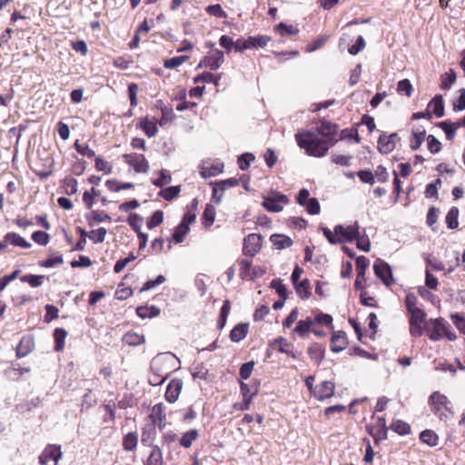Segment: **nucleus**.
<instances>
[{"label":"nucleus","instance_id":"obj_27","mask_svg":"<svg viewBox=\"0 0 465 465\" xmlns=\"http://www.w3.org/2000/svg\"><path fill=\"white\" fill-rule=\"evenodd\" d=\"M199 437V432L196 429L189 430L184 432L179 440V443L182 447L188 449L192 446L193 442Z\"/></svg>","mask_w":465,"mask_h":465},{"label":"nucleus","instance_id":"obj_15","mask_svg":"<svg viewBox=\"0 0 465 465\" xmlns=\"http://www.w3.org/2000/svg\"><path fill=\"white\" fill-rule=\"evenodd\" d=\"M204 60L207 68L214 71L217 70L224 62L223 52L219 49H213L208 55H205Z\"/></svg>","mask_w":465,"mask_h":465},{"label":"nucleus","instance_id":"obj_23","mask_svg":"<svg viewBox=\"0 0 465 465\" xmlns=\"http://www.w3.org/2000/svg\"><path fill=\"white\" fill-rule=\"evenodd\" d=\"M223 164L204 163L201 167L200 173L203 178L213 177L220 174L223 172Z\"/></svg>","mask_w":465,"mask_h":465},{"label":"nucleus","instance_id":"obj_34","mask_svg":"<svg viewBox=\"0 0 465 465\" xmlns=\"http://www.w3.org/2000/svg\"><path fill=\"white\" fill-rule=\"evenodd\" d=\"M67 336V331L63 328H56L54 331V338L55 341L54 350L61 351L64 348V340Z\"/></svg>","mask_w":465,"mask_h":465},{"label":"nucleus","instance_id":"obj_18","mask_svg":"<svg viewBox=\"0 0 465 465\" xmlns=\"http://www.w3.org/2000/svg\"><path fill=\"white\" fill-rule=\"evenodd\" d=\"M432 330L429 334V337L431 341H437L442 339L443 332L445 331V325L443 323V320L440 319H431Z\"/></svg>","mask_w":465,"mask_h":465},{"label":"nucleus","instance_id":"obj_50","mask_svg":"<svg viewBox=\"0 0 465 465\" xmlns=\"http://www.w3.org/2000/svg\"><path fill=\"white\" fill-rule=\"evenodd\" d=\"M163 221V212L161 210L155 211L150 218H148L146 225L149 230L160 225Z\"/></svg>","mask_w":465,"mask_h":465},{"label":"nucleus","instance_id":"obj_43","mask_svg":"<svg viewBox=\"0 0 465 465\" xmlns=\"http://www.w3.org/2000/svg\"><path fill=\"white\" fill-rule=\"evenodd\" d=\"M275 31L278 32L282 36L295 35L299 33V29L297 27L282 22L275 26Z\"/></svg>","mask_w":465,"mask_h":465},{"label":"nucleus","instance_id":"obj_36","mask_svg":"<svg viewBox=\"0 0 465 465\" xmlns=\"http://www.w3.org/2000/svg\"><path fill=\"white\" fill-rule=\"evenodd\" d=\"M297 294L302 299H308L311 296V284L308 279H303L294 285Z\"/></svg>","mask_w":465,"mask_h":465},{"label":"nucleus","instance_id":"obj_9","mask_svg":"<svg viewBox=\"0 0 465 465\" xmlns=\"http://www.w3.org/2000/svg\"><path fill=\"white\" fill-rule=\"evenodd\" d=\"M129 165L133 166L136 173H146L149 170V163L143 154H137L135 153H125L123 155Z\"/></svg>","mask_w":465,"mask_h":465},{"label":"nucleus","instance_id":"obj_7","mask_svg":"<svg viewBox=\"0 0 465 465\" xmlns=\"http://www.w3.org/2000/svg\"><path fill=\"white\" fill-rule=\"evenodd\" d=\"M334 233L338 237V239H341L343 242H352L355 238L359 236L360 230L358 223L356 222L354 224L344 227L341 224H337L334 227Z\"/></svg>","mask_w":465,"mask_h":465},{"label":"nucleus","instance_id":"obj_62","mask_svg":"<svg viewBox=\"0 0 465 465\" xmlns=\"http://www.w3.org/2000/svg\"><path fill=\"white\" fill-rule=\"evenodd\" d=\"M413 88L409 79H402L398 82L397 84V92L400 94H404L408 97H410L412 94Z\"/></svg>","mask_w":465,"mask_h":465},{"label":"nucleus","instance_id":"obj_29","mask_svg":"<svg viewBox=\"0 0 465 465\" xmlns=\"http://www.w3.org/2000/svg\"><path fill=\"white\" fill-rule=\"evenodd\" d=\"M420 440L430 447H435L439 443L438 435L431 430H422L420 433Z\"/></svg>","mask_w":465,"mask_h":465},{"label":"nucleus","instance_id":"obj_35","mask_svg":"<svg viewBox=\"0 0 465 465\" xmlns=\"http://www.w3.org/2000/svg\"><path fill=\"white\" fill-rule=\"evenodd\" d=\"M429 106H432V112L437 117L440 118L444 115V103L440 94L435 95Z\"/></svg>","mask_w":465,"mask_h":465},{"label":"nucleus","instance_id":"obj_42","mask_svg":"<svg viewBox=\"0 0 465 465\" xmlns=\"http://www.w3.org/2000/svg\"><path fill=\"white\" fill-rule=\"evenodd\" d=\"M181 192V188L179 185L177 186H169L165 189H163L159 192L158 195L163 197L166 201H172L178 196Z\"/></svg>","mask_w":465,"mask_h":465},{"label":"nucleus","instance_id":"obj_11","mask_svg":"<svg viewBox=\"0 0 465 465\" xmlns=\"http://www.w3.org/2000/svg\"><path fill=\"white\" fill-rule=\"evenodd\" d=\"M334 383L329 381H324L316 385L313 390V397L318 401H324L333 396Z\"/></svg>","mask_w":465,"mask_h":465},{"label":"nucleus","instance_id":"obj_4","mask_svg":"<svg viewBox=\"0 0 465 465\" xmlns=\"http://www.w3.org/2000/svg\"><path fill=\"white\" fill-rule=\"evenodd\" d=\"M62 456L63 453L60 445L49 444L39 455L38 460L41 465H49L51 461H54V465H57Z\"/></svg>","mask_w":465,"mask_h":465},{"label":"nucleus","instance_id":"obj_25","mask_svg":"<svg viewBox=\"0 0 465 465\" xmlns=\"http://www.w3.org/2000/svg\"><path fill=\"white\" fill-rule=\"evenodd\" d=\"M312 325L313 320L311 317H307L305 320L298 321L297 325L293 329V331L303 338L312 331Z\"/></svg>","mask_w":465,"mask_h":465},{"label":"nucleus","instance_id":"obj_53","mask_svg":"<svg viewBox=\"0 0 465 465\" xmlns=\"http://www.w3.org/2000/svg\"><path fill=\"white\" fill-rule=\"evenodd\" d=\"M240 277L242 280H249L250 274L252 273V262L251 260L242 259L240 261Z\"/></svg>","mask_w":465,"mask_h":465},{"label":"nucleus","instance_id":"obj_56","mask_svg":"<svg viewBox=\"0 0 465 465\" xmlns=\"http://www.w3.org/2000/svg\"><path fill=\"white\" fill-rule=\"evenodd\" d=\"M166 281L165 277L162 274L158 275L155 280H148L146 281L143 287L140 289V292H147L151 289H153L160 284H163Z\"/></svg>","mask_w":465,"mask_h":465},{"label":"nucleus","instance_id":"obj_49","mask_svg":"<svg viewBox=\"0 0 465 465\" xmlns=\"http://www.w3.org/2000/svg\"><path fill=\"white\" fill-rule=\"evenodd\" d=\"M86 219L88 220L90 225H92L93 221L95 223L111 221V217L103 211H92L90 214L86 215Z\"/></svg>","mask_w":465,"mask_h":465},{"label":"nucleus","instance_id":"obj_41","mask_svg":"<svg viewBox=\"0 0 465 465\" xmlns=\"http://www.w3.org/2000/svg\"><path fill=\"white\" fill-rule=\"evenodd\" d=\"M214 219L215 209L212 204L207 203L203 213V224L205 227H210L213 223Z\"/></svg>","mask_w":465,"mask_h":465},{"label":"nucleus","instance_id":"obj_8","mask_svg":"<svg viewBox=\"0 0 465 465\" xmlns=\"http://www.w3.org/2000/svg\"><path fill=\"white\" fill-rule=\"evenodd\" d=\"M398 141H400V138L397 133H392L389 135L384 132L381 133L378 139V149L380 153L383 154L390 153L394 150Z\"/></svg>","mask_w":465,"mask_h":465},{"label":"nucleus","instance_id":"obj_57","mask_svg":"<svg viewBox=\"0 0 465 465\" xmlns=\"http://www.w3.org/2000/svg\"><path fill=\"white\" fill-rule=\"evenodd\" d=\"M106 233H107L106 229L104 228V227H100V228H98L96 230H92L89 232L88 237L94 243H101V242H103L104 241Z\"/></svg>","mask_w":465,"mask_h":465},{"label":"nucleus","instance_id":"obj_44","mask_svg":"<svg viewBox=\"0 0 465 465\" xmlns=\"http://www.w3.org/2000/svg\"><path fill=\"white\" fill-rule=\"evenodd\" d=\"M220 78H221L220 76H216L213 73L203 72V73L198 74L197 76H195L193 78V82L194 83L203 82V83H208V84L213 83L215 85H218Z\"/></svg>","mask_w":465,"mask_h":465},{"label":"nucleus","instance_id":"obj_45","mask_svg":"<svg viewBox=\"0 0 465 465\" xmlns=\"http://www.w3.org/2000/svg\"><path fill=\"white\" fill-rule=\"evenodd\" d=\"M190 228L185 223H181L174 230L173 239L176 243L183 241L184 236L188 233Z\"/></svg>","mask_w":465,"mask_h":465},{"label":"nucleus","instance_id":"obj_13","mask_svg":"<svg viewBox=\"0 0 465 465\" xmlns=\"http://www.w3.org/2000/svg\"><path fill=\"white\" fill-rule=\"evenodd\" d=\"M183 385V381L178 378L173 379L169 382L164 394V398L169 403H173L178 400Z\"/></svg>","mask_w":465,"mask_h":465},{"label":"nucleus","instance_id":"obj_30","mask_svg":"<svg viewBox=\"0 0 465 465\" xmlns=\"http://www.w3.org/2000/svg\"><path fill=\"white\" fill-rule=\"evenodd\" d=\"M143 465H163V453L158 446H153L151 453Z\"/></svg>","mask_w":465,"mask_h":465},{"label":"nucleus","instance_id":"obj_63","mask_svg":"<svg viewBox=\"0 0 465 465\" xmlns=\"http://www.w3.org/2000/svg\"><path fill=\"white\" fill-rule=\"evenodd\" d=\"M142 222H143L142 216H140L138 213H130V215L128 216V219H127L128 224L135 232H138L141 231Z\"/></svg>","mask_w":465,"mask_h":465},{"label":"nucleus","instance_id":"obj_26","mask_svg":"<svg viewBox=\"0 0 465 465\" xmlns=\"http://www.w3.org/2000/svg\"><path fill=\"white\" fill-rule=\"evenodd\" d=\"M139 126L149 138L155 136L158 132L156 124L152 122L148 117L141 119Z\"/></svg>","mask_w":465,"mask_h":465},{"label":"nucleus","instance_id":"obj_22","mask_svg":"<svg viewBox=\"0 0 465 465\" xmlns=\"http://www.w3.org/2000/svg\"><path fill=\"white\" fill-rule=\"evenodd\" d=\"M308 354L311 360L314 361L317 364H320L324 358L325 349L322 344L315 342L308 348Z\"/></svg>","mask_w":465,"mask_h":465},{"label":"nucleus","instance_id":"obj_61","mask_svg":"<svg viewBox=\"0 0 465 465\" xmlns=\"http://www.w3.org/2000/svg\"><path fill=\"white\" fill-rule=\"evenodd\" d=\"M455 81L456 74L453 70H450V74H445L441 75L440 88L443 90L450 89Z\"/></svg>","mask_w":465,"mask_h":465},{"label":"nucleus","instance_id":"obj_46","mask_svg":"<svg viewBox=\"0 0 465 465\" xmlns=\"http://www.w3.org/2000/svg\"><path fill=\"white\" fill-rule=\"evenodd\" d=\"M239 184V179L237 178H229L226 180L215 181L212 182L210 185L217 186L222 193H223L229 187H234Z\"/></svg>","mask_w":465,"mask_h":465},{"label":"nucleus","instance_id":"obj_31","mask_svg":"<svg viewBox=\"0 0 465 465\" xmlns=\"http://www.w3.org/2000/svg\"><path fill=\"white\" fill-rule=\"evenodd\" d=\"M45 279L48 277L37 274H25L20 278L21 282H27L33 288L41 286Z\"/></svg>","mask_w":465,"mask_h":465},{"label":"nucleus","instance_id":"obj_37","mask_svg":"<svg viewBox=\"0 0 465 465\" xmlns=\"http://www.w3.org/2000/svg\"><path fill=\"white\" fill-rule=\"evenodd\" d=\"M138 443V434L136 432L127 433L123 440V447L126 451L135 450Z\"/></svg>","mask_w":465,"mask_h":465},{"label":"nucleus","instance_id":"obj_1","mask_svg":"<svg viewBox=\"0 0 465 465\" xmlns=\"http://www.w3.org/2000/svg\"><path fill=\"white\" fill-rule=\"evenodd\" d=\"M294 136L299 147L305 150L310 156L322 157L331 147L328 141L320 138L317 134L311 130L298 131Z\"/></svg>","mask_w":465,"mask_h":465},{"label":"nucleus","instance_id":"obj_17","mask_svg":"<svg viewBox=\"0 0 465 465\" xmlns=\"http://www.w3.org/2000/svg\"><path fill=\"white\" fill-rule=\"evenodd\" d=\"M249 323L241 322L236 324L230 332V339L233 342H239L242 341L248 334Z\"/></svg>","mask_w":465,"mask_h":465},{"label":"nucleus","instance_id":"obj_33","mask_svg":"<svg viewBox=\"0 0 465 465\" xmlns=\"http://www.w3.org/2000/svg\"><path fill=\"white\" fill-rule=\"evenodd\" d=\"M459 213H460V211H459L458 207L453 206L449 210V212L446 215V224L449 229L453 230V229L458 228Z\"/></svg>","mask_w":465,"mask_h":465},{"label":"nucleus","instance_id":"obj_2","mask_svg":"<svg viewBox=\"0 0 465 465\" xmlns=\"http://www.w3.org/2000/svg\"><path fill=\"white\" fill-rule=\"evenodd\" d=\"M429 404L431 411L441 420H446L448 415L446 412L452 413V405L449 399L440 391H434L429 397Z\"/></svg>","mask_w":465,"mask_h":465},{"label":"nucleus","instance_id":"obj_12","mask_svg":"<svg viewBox=\"0 0 465 465\" xmlns=\"http://www.w3.org/2000/svg\"><path fill=\"white\" fill-rule=\"evenodd\" d=\"M150 418L153 420L152 426H155L159 428L160 430L164 429L166 422V414H165V406L163 403L160 402L155 404L152 409V413Z\"/></svg>","mask_w":465,"mask_h":465},{"label":"nucleus","instance_id":"obj_19","mask_svg":"<svg viewBox=\"0 0 465 465\" xmlns=\"http://www.w3.org/2000/svg\"><path fill=\"white\" fill-rule=\"evenodd\" d=\"M157 431L155 426L146 425L143 428L141 442L144 446L153 447Z\"/></svg>","mask_w":465,"mask_h":465},{"label":"nucleus","instance_id":"obj_10","mask_svg":"<svg viewBox=\"0 0 465 465\" xmlns=\"http://www.w3.org/2000/svg\"><path fill=\"white\" fill-rule=\"evenodd\" d=\"M288 202L286 195L277 193L274 196L264 198L262 205L269 212L279 213L282 210V203Z\"/></svg>","mask_w":465,"mask_h":465},{"label":"nucleus","instance_id":"obj_20","mask_svg":"<svg viewBox=\"0 0 465 465\" xmlns=\"http://www.w3.org/2000/svg\"><path fill=\"white\" fill-rule=\"evenodd\" d=\"M271 242L279 250L291 247L293 243L292 240L284 234L274 233L270 236Z\"/></svg>","mask_w":465,"mask_h":465},{"label":"nucleus","instance_id":"obj_60","mask_svg":"<svg viewBox=\"0 0 465 465\" xmlns=\"http://www.w3.org/2000/svg\"><path fill=\"white\" fill-rule=\"evenodd\" d=\"M64 262V258L62 254H57L54 257H49L44 261L39 262V266L45 268H51L56 265L62 264Z\"/></svg>","mask_w":465,"mask_h":465},{"label":"nucleus","instance_id":"obj_48","mask_svg":"<svg viewBox=\"0 0 465 465\" xmlns=\"http://www.w3.org/2000/svg\"><path fill=\"white\" fill-rule=\"evenodd\" d=\"M411 314L410 324H422L425 321L426 313L420 309H415L408 312Z\"/></svg>","mask_w":465,"mask_h":465},{"label":"nucleus","instance_id":"obj_38","mask_svg":"<svg viewBox=\"0 0 465 465\" xmlns=\"http://www.w3.org/2000/svg\"><path fill=\"white\" fill-rule=\"evenodd\" d=\"M230 309H231V302L229 300H225L222 305L221 310H220V315H219V319H218V328L220 330L223 329L226 324V321H227V317L230 312Z\"/></svg>","mask_w":465,"mask_h":465},{"label":"nucleus","instance_id":"obj_55","mask_svg":"<svg viewBox=\"0 0 465 465\" xmlns=\"http://www.w3.org/2000/svg\"><path fill=\"white\" fill-rule=\"evenodd\" d=\"M172 182V176L166 170L160 171V177L152 181L153 184L156 187L163 188L164 185Z\"/></svg>","mask_w":465,"mask_h":465},{"label":"nucleus","instance_id":"obj_6","mask_svg":"<svg viewBox=\"0 0 465 465\" xmlns=\"http://www.w3.org/2000/svg\"><path fill=\"white\" fill-rule=\"evenodd\" d=\"M375 275L380 278L386 286L392 284V272L391 266L384 261L377 259L373 264Z\"/></svg>","mask_w":465,"mask_h":465},{"label":"nucleus","instance_id":"obj_3","mask_svg":"<svg viewBox=\"0 0 465 465\" xmlns=\"http://www.w3.org/2000/svg\"><path fill=\"white\" fill-rule=\"evenodd\" d=\"M262 236L259 233H250L243 239L242 253L254 257L262 249Z\"/></svg>","mask_w":465,"mask_h":465},{"label":"nucleus","instance_id":"obj_16","mask_svg":"<svg viewBox=\"0 0 465 465\" xmlns=\"http://www.w3.org/2000/svg\"><path fill=\"white\" fill-rule=\"evenodd\" d=\"M35 348V341L33 336L25 335L16 346V356L23 358L27 356Z\"/></svg>","mask_w":465,"mask_h":465},{"label":"nucleus","instance_id":"obj_14","mask_svg":"<svg viewBox=\"0 0 465 465\" xmlns=\"http://www.w3.org/2000/svg\"><path fill=\"white\" fill-rule=\"evenodd\" d=\"M348 344L346 333L342 331H334L331 339V350L334 353L342 351Z\"/></svg>","mask_w":465,"mask_h":465},{"label":"nucleus","instance_id":"obj_54","mask_svg":"<svg viewBox=\"0 0 465 465\" xmlns=\"http://www.w3.org/2000/svg\"><path fill=\"white\" fill-rule=\"evenodd\" d=\"M255 157L251 153H244L238 157V166L241 170L245 171L250 167V164L254 161Z\"/></svg>","mask_w":465,"mask_h":465},{"label":"nucleus","instance_id":"obj_21","mask_svg":"<svg viewBox=\"0 0 465 465\" xmlns=\"http://www.w3.org/2000/svg\"><path fill=\"white\" fill-rule=\"evenodd\" d=\"M4 239L5 240L6 243H10L14 246H19L22 248H30L32 244L27 242L25 238H23L21 235H19L16 232H7Z\"/></svg>","mask_w":465,"mask_h":465},{"label":"nucleus","instance_id":"obj_28","mask_svg":"<svg viewBox=\"0 0 465 465\" xmlns=\"http://www.w3.org/2000/svg\"><path fill=\"white\" fill-rule=\"evenodd\" d=\"M258 385L259 382L255 383V386L252 388L249 386L247 383L241 381L240 390L242 395V400L251 402L253 397L258 393Z\"/></svg>","mask_w":465,"mask_h":465},{"label":"nucleus","instance_id":"obj_5","mask_svg":"<svg viewBox=\"0 0 465 465\" xmlns=\"http://www.w3.org/2000/svg\"><path fill=\"white\" fill-rule=\"evenodd\" d=\"M317 134L325 141H328L331 146L337 143L335 134L338 131V125L329 121L322 120L320 125L316 128Z\"/></svg>","mask_w":465,"mask_h":465},{"label":"nucleus","instance_id":"obj_39","mask_svg":"<svg viewBox=\"0 0 465 465\" xmlns=\"http://www.w3.org/2000/svg\"><path fill=\"white\" fill-rule=\"evenodd\" d=\"M391 429L399 435H408L411 433V426L402 420H394L391 425Z\"/></svg>","mask_w":465,"mask_h":465},{"label":"nucleus","instance_id":"obj_24","mask_svg":"<svg viewBox=\"0 0 465 465\" xmlns=\"http://www.w3.org/2000/svg\"><path fill=\"white\" fill-rule=\"evenodd\" d=\"M161 310L155 305L138 306L136 309L137 315L142 319L153 318L160 314Z\"/></svg>","mask_w":465,"mask_h":465},{"label":"nucleus","instance_id":"obj_59","mask_svg":"<svg viewBox=\"0 0 465 465\" xmlns=\"http://www.w3.org/2000/svg\"><path fill=\"white\" fill-rule=\"evenodd\" d=\"M427 146L428 150L432 153L436 154L441 150V143L432 134L427 136Z\"/></svg>","mask_w":465,"mask_h":465},{"label":"nucleus","instance_id":"obj_58","mask_svg":"<svg viewBox=\"0 0 465 465\" xmlns=\"http://www.w3.org/2000/svg\"><path fill=\"white\" fill-rule=\"evenodd\" d=\"M188 59V56L186 55H181V56H174L169 59H166L163 63V66L167 69H174L181 64H183L186 60Z\"/></svg>","mask_w":465,"mask_h":465},{"label":"nucleus","instance_id":"obj_51","mask_svg":"<svg viewBox=\"0 0 465 465\" xmlns=\"http://www.w3.org/2000/svg\"><path fill=\"white\" fill-rule=\"evenodd\" d=\"M412 139L411 141L410 147L412 151L418 150L426 138V132L423 130L421 132H415L412 134Z\"/></svg>","mask_w":465,"mask_h":465},{"label":"nucleus","instance_id":"obj_32","mask_svg":"<svg viewBox=\"0 0 465 465\" xmlns=\"http://www.w3.org/2000/svg\"><path fill=\"white\" fill-rule=\"evenodd\" d=\"M123 341L127 345L138 346L145 342V338L143 335L130 331L124 334Z\"/></svg>","mask_w":465,"mask_h":465},{"label":"nucleus","instance_id":"obj_47","mask_svg":"<svg viewBox=\"0 0 465 465\" xmlns=\"http://www.w3.org/2000/svg\"><path fill=\"white\" fill-rule=\"evenodd\" d=\"M438 126L442 129L446 134V138L449 141H452L455 134H456V127L454 124H452L451 122L449 121H442L438 124Z\"/></svg>","mask_w":465,"mask_h":465},{"label":"nucleus","instance_id":"obj_40","mask_svg":"<svg viewBox=\"0 0 465 465\" xmlns=\"http://www.w3.org/2000/svg\"><path fill=\"white\" fill-rule=\"evenodd\" d=\"M62 183H63L62 187L64 190V193H66L68 195H73V194L76 193L77 186H78V183H77L76 179L67 176L62 181Z\"/></svg>","mask_w":465,"mask_h":465},{"label":"nucleus","instance_id":"obj_52","mask_svg":"<svg viewBox=\"0 0 465 465\" xmlns=\"http://www.w3.org/2000/svg\"><path fill=\"white\" fill-rule=\"evenodd\" d=\"M370 264V260L365 256L356 258V272L360 277H364L366 270Z\"/></svg>","mask_w":465,"mask_h":465},{"label":"nucleus","instance_id":"obj_64","mask_svg":"<svg viewBox=\"0 0 465 465\" xmlns=\"http://www.w3.org/2000/svg\"><path fill=\"white\" fill-rule=\"evenodd\" d=\"M32 239L39 245L45 246L48 244L50 236L47 232L43 231H36L33 232Z\"/></svg>","mask_w":465,"mask_h":465}]
</instances>
